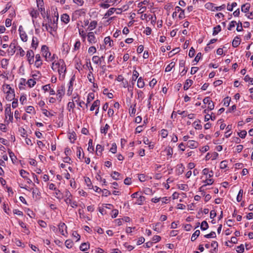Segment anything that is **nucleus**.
Masks as SVG:
<instances>
[{"label":"nucleus","mask_w":253,"mask_h":253,"mask_svg":"<svg viewBox=\"0 0 253 253\" xmlns=\"http://www.w3.org/2000/svg\"><path fill=\"white\" fill-rule=\"evenodd\" d=\"M61 20L65 24H67L70 21V17L67 14H63L61 15Z\"/></svg>","instance_id":"4468645a"},{"label":"nucleus","mask_w":253,"mask_h":253,"mask_svg":"<svg viewBox=\"0 0 253 253\" xmlns=\"http://www.w3.org/2000/svg\"><path fill=\"white\" fill-rule=\"evenodd\" d=\"M103 150V147L100 144L97 145L96 147V153L97 155H101L102 151Z\"/></svg>","instance_id":"b1692460"},{"label":"nucleus","mask_w":253,"mask_h":253,"mask_svg":"<svg viewBox=\"0 0 253 253\" xmlns=\"http://www.w3.org/2000/svg\"><path fill=\"white\" fill-rule=\"evenodd\" d=\"M39 12L37 10H35V9H33L30 12L31 16L33 18H36L38 17V16L39 15Z\"/></svg>","instance_id":"c03bdc74"},{"label":"nucleus","mask_w":253,"mask_h":253,"mask_svg":"<svg viewBox=\"0 0 253 253\" xmlns=\"http://www.w3.org/2000/svg\"><path fill=\"white\" fill-rule=\"evenodd\" d=\"M58 228H59V231L61 233V234L62 235L65 236V234L64 230V229L66 230L67 228V226H66L65 224L64 223H60L58 225Z\"/></svg>","instance_id":"9b49d317"},{"label":"nucleus","mask_w":253,"mask_h":253,"mask_svg":"<svg viewBox=\"0 0 253 253\" xmlns=\"http://www.w3.org/2000/svg\"><path fill=\"white\" fill-rule=\"evenodd\" d=\"M145 85L144 82L142 77H140L137 81V86L139 88H142Z\"/></svg>","instance_id":"393cba45"},{"label":"nucleus","mask_w":253,"mask_h":253,"mask_svg":"<svg viewBox=\"0 0 253 253\" xmlns=\"http://www.w3.org/2000/svg\"><path fill=\"white\" fill-rule=\"evenodd\" d=\"M177 171L178 174H181L183 173L184 170V167L183 164H180L177 165Z\"/></svg>","instance_id":"cd10ccee"},{"label":"nucleus","mask_w":253,"mask_h":253,"mask_svg":"<svg viewBox=\"0 0 253 253\" xmlns=\"http://www.w3.org/2000/svg\"><path fill=\"white\" fill-rule=\"evenodd\" d=\"M20 174L22 177L25 178H27V175L29 174V173L26 171L25 170L21 169L20 170Z\"/></svg>","instance_id":"13d9d810"},{"label":"nucleus","mask_w":253,"mask_h":253,"mask_svg":"<svg viewBox=\"0 0 253 253\" xmlns=\"http://www.w3.org/2000/svg\"><path fill=\"white\" fill-rule=\"evenodd\" d=\"M26 111L28 113H32L34 112L35 113L34 108L32 106H28L26 109Z\"/></svg>","instance_id":"de8ad7c7"},{"label":"nucleus","mask_w":253,"mask_h":253,"mask_svg":"<svg viewBox=\"0 0 253 253\" xmlns=\"http://www.w3.org/2000/svg\"><path fill=\"white\" fill-rule=\"evenodd\" d=\"M237 6V3L236 2H233L231 5H230L229 4H228L227 5V10L228 11H232L233 10V7H235Z\"/></svg>","instance_id":"49530a36"},{"label":"nucleus","mask_w":253,"mask_h":253,"mask_svg":"<svg viewBox=\"0 0 253 253\" xmlns=\"http://www.w3.org/2000/svg\"><path fill=\"white\" fill-rule=\"evenodd\" d=\"M250 8V4L249 3H246L243 4L241 6V11L244 13L248 12Z\"/></svg>","instance_id":"dca6fc26"},{"label":"nucleus","mask_w":253,"mask_h":253,"mask_svg":"<svg viewBox=\"0 0 253 253\" xmlns=\"http://www.w3.org/2000/svg\"><path fill=\"white\" fill-rule=\"evenodd\" d=\"M239 136L242 138H244L247 135V131L246 130H242L240 132L238 133Z\"/></svg>","instance_id":"680f3d73"},{"label":"nucleus","mask_w":253,"mask_h":253,"mask_svg":"<svg viewBox=\"0 0 253 253\" xmlns=\"http://www.w3.org/2000/svg\"><path fill=\"white\" fill-rule=\"evenodd\" d=\"M221 27L220 25H217L213 28V35H217L221 31Z\"/></svg>","instance_id":"4c0bfd02"},{"label":"nucleus","mask_w":253,"mask_h":253,"mask_svg":"<svg viewBox=\"0 0 253 253\" xmlns=\"http://www.w3.org/2000/svg\"><path fill=\"white\" fill-rule=\"evenodd\" d=\"M16 45L15 42H12L9 45V49L8 52L13 55L15 52Z\"/></svg>","instance_id":"aec40b11"},{"label":"nucleus","mask_w":253,"mask_h":253,"mask_svg":"<svg viewBox=\"0 0 253 253\" xmlns=\"http://www.w3.org/2000/svg\"><path fill=\"white\" fill-rule=\"evenodd\" d=\"M96 25H97V22L95 21H92L90 23L89 26L88 27V29H89V31H91L93 29H94V28H95V27H96Z\"/></svg>","instance_id":"7c9ffc66"},{"label":"nucleus","mask_w":253,"mask_h":253,"mask_svg":"<svg viewBox=\"0 0 253 253\" xmlns=\"http://www.w3.org/2000/svg\"><path fill=\"white\" fill-rule=\"evenodd\" d=\"M200 233V231L199 230H197L195 231V232L192 234V236L191 238V240L192 241H194L196 238L199 236Z\"/></svg>","instance_id":"c85d7f7f"},{"label":"nucleus","mask_w":253,"mask_h":253,"mask_svg":"<svg viewBox=\"0 0 253 253\" xmlns=\"http://www.w3.org/2000/svg\"><path fill=\"white\" fill-rule=\"evenodd\" d=\"M89 248V244L88 243H84L80 246V249L82 251H85Z\"/></svg>","instance_id":"6ab92c4d"},{"label":"nucleus","mask_w":253,"mask_h":253,"mask_svg":"<svg viewBox=\"0 0 253 253\" xmlns=\"http://www.w3.org/2000/svg\"><path fill=\"white\" fill-rule=\"evenodd\" d=\"M231 98L229 97H226L223 99L224 105L228 106L229 105Z\"/></svg>","instance_id":"603ef678"},{"label":"nucleus","mask_w":253,"mask_h":253,"mask_svg":"<svg viewBox=\"0 0 253 253\" xmlns=\"http://www.w3.org/2000/svg\"><path fill=\"white\" fill-rule=\"evenodd\" d=\"M101 192H102V195L104 196H107L111 194L110 192L105 189L102 190Z\"/></svg>","instance_id":"774afa93"},{"label":"nucleus","mask_w":253,"mask_h":253,"mask_svg":"<svg viewBox=\"0 0 253 253\" xmlns=\"http://www.w3.org/2000/svg\"><path fill=\"white\" fill-rule=\"evenodd\" d=\"M55 197L59 199H61L63 197L62 194L60 191L57 189L55 190Z\"/></svg>","instance_id":"a19ab883"},{"label":"nucleus","mask_w":253,"mask_h":253,"mask_svg":"<svg viewBox=\"0 0 253 253\" xmlns=\"http://www.w3.org/2000/svg\"><path fill=\"white\" fill-rule=\"evenodd\" d=\"M42 55L48 60L51 55L50 52L49 51L48 48L46 45H42Z\"/></svg>","instance_id":"39448f33"},{"label":"nucleus","mask_w":253,"mask_h":253,"mask_svg":"<svg viewBox=\"0 0 253 253\" xmlns=\"http://www.w3.org/2000/svg\"><path fill=\"white\" fill-rule=\"evenodd\" d=\"M160 225V223L159 222H158L155 225H154L153 226V229L157 232H160V230H161V228H160L159 227V226Z\"/></svg>","instance_id":"6e6d98bb"},{"label":"nucleus","mask_w":253,"mask_h":253,"mask_svg":"<svg viewBox=\"0 0 253 253\" xmlns=\"http://www.w3.org/2000/svg\"><path fill=\"white\" fill-rule=\"evenodd\" d=\"M115 10H116V8H110L108 10V11L106 13V14H105V16L106 17H107L111 16L112 14H113L114 13Z\"/></svg>","instance_id":"f704fd0d"},{"label":"nucleus","mask_w":253,"mask_h":253,"mask_svg":"<svg viewBox=\"0 0 253 253\" xmlns=\"http://www.w3.org/2000/svg\"><path fill=\"white\" fill-rule=\"evenodd\" d=\"M64 201L67 204L70 205L72 208H76L78 206L77 202L75 201L72 202L71 198L65 199Z\"/></svg>","instance_id":"9d476101"},{"label":"nucleus","mask_w":253,"mask_h":253,"mask_svg":"<svg viewBox=\"0 0 253 253\" xmlns=\"http://www.w3.org/2000/svg\"><path fill=\"white\" fill-rule=\"evenodd\" d=\"M174 66H175V62H171L166 68L165 71L166 72L170 71L174 67Z\"/></svg>","instance_id":"72a5a7b5"},{"label":"nucleus","mask_w":253,"mask_h":253,"mask_svg":"<svg viewBox=\"0 0 253 253\" xmlns=\"http://www.w3.org/2000/svg\"><path fill=\"white\" fill-rule=\"evenodd\" d=\"M236 24V22L235 21H231L229 25V27H228V30H231L232 28L234 27L235 25Z\"/></svg>","instance_id":"0e129e2a"},{"label":"nucleus","mask_w":253,"mask_h":253,"mask_svg":"<svg viewBox=\"0 0 253 253\" xmlns=\"http://www.w3.org/2000/svg\"><path fill=\"white\" fill-rule=\"evenodd\" d=\"M34 53L32 50H29L27 52L26 57L28 63L32 64L34 62Z\"/></svg>","instance_id":"20e7f679"},{"label":"nucleus","mask_w":253,"mask_h":253,"mask_svg":"<svg viewBox=\"0 0 253 253\" xmlns=\"http://www.w3.org/2000/svg\"><path fill=\"white\" fill-rule=\"evenodd\" d=\"M39 41L37 39V38L35 37H33L32 39V47L34 48L35 49H36L38 45Z\"/></svg>","instance_id":"f3484780"},{"label":"nucleus","mask_w":253,"mask_h":253,"mask_svg":"<svg viewBox=\"0 0 253 253\" xmlns=\"http://www.w3.org/2000/svg\"><path fill=\"white\" fill-rule=\"evenodd\" d=\"M145 200V197L143 196H140L137 200V202H136V204L139 205H141L143 204V201H144Z\"/></svg>","instance_id":"79ce46f5"},{"label":"nucleus","mask_w":253,"mask_h":253,"mask_svg":"<svg viewBox=\"0 0 253 253\" xmlns=\"http://www.w3.org/2000/svg\"><path fill=\"white\" fill-rule=\"evenodd\" d=\"M193 81L191 80H187L184 85L183 89L185 90H187L192 84Z\"/></svg>","instance_id":"a211bd4d"},{"label":"nucleus","mask_w":253,"mask_h":253,"mask_svg":"<svg viewBox=\"0 0 253 253\" xmlns=\"http://www.w3.org/2000/svg\"><path fill=\"white\" fill-rule=\"evenodd\" d=\"M3 91L6 94L5 98L8 101H11L14 98L15 93L14 89H12L10 85L6 84L3 85Z\"/></svg>","instance_id":"f03ea898"},{"label":"nucleus","mask_w":253,"mask_h":253,"mask_svg":"<svg viewBox=\"0 0 253 253\" xmlns=\"http://www.w3.org/2000/svg\"><path fill=\"white\" fill-rule=\"evenodd\" d=\"M76 134L75 132H73L70 134L69 138L70 140L71 143H74L76 140Z\"/></svg>","instance_id":"3c124183"},{"label":"nucleus","mask_w":253,"mask_h":253,"mask_svg":"<svg viewBox=\"0 0 253 253\" xmlns=\"http://www.w3.org/2000/svg\"><path fill=\"white\" fill-rule=\"evenodd\" d=\"M35 58L36 61L35 62V65L36 66V67L39 68L42 64L40 55L39 54H36L35 56Z\"/></svg>","instance_id":"6e6552de"},{"label":"nucleus","mask_w":253,"mask_h":253,"mask_svg":"<svg viewBox=\"0 0 253 253\" xmlns=\"http://www.w3.org/2000/svg\"><path fill=\"white\" fill-rule=\"evenodd\" d=\"M231 128H232L231 125H228L227 126V127L226 128L227 131L225 132V136L226 138H228V137H229L230 136V135L231 134V133L229 132Z\"/></svg>","instance_id":"ea45409f"},{"label":"nucleus","mask_w":253,"mask_h":253,"mask_svg":"<svg viewBox=\"0 0 253 253\" xmlns=\"http://www.w3.org/2000/svg\"><path fill=\"white\" fill-rule=\"evenodd\" d=\"M241 42L240 38L238 36H236L233 40L232 44L234 47H238Z\"/></svg>","instance_id":"1a4fd4ad"},{"label":"nucleus","mask_w":253,"mask_h":253,"mask_svg":"<svg viewBox=\"0 0 253 253\" xmlns=\"http://www.w3.org/2000/svg\"><path fill=\"white\" fill-rule=\"evenodd\" d=\"M139 75V73L136 70H134L133 72L132 80V81H135L137 79Z\"/></svg>","instance_id":"864d4df0"},{"label":"nucleus","mask_w":253,"mask_h":253,"mask_svg":"<svg viewBox=\"0 0 253 253\" xmlns=\"http://www.w3.org/2000/svg\"><path fill=\"white\" fill-rule=\"evenodd\" d=\"M214 181L212 179H211L210 178H208L207 176V179L203 181V182L205 183L201 187L200 189L203 188L205 186L208 185H211L213 183Z\"/></svg>","instance_id":"f8f14e48"},{"label":"nucleus","mask_w":253,"mask_h":253,"mask_svg":"<svg viewBox=\"0 0 253 253\" xmlns=\"http://www.w3.org/2000/svg\"><path fill=\"white\" fill-rule=\"evenodd\" d=\"M200 122H201V121L200 120H198V121H195L193 123V126L195 128V129H201L202 128V126L200 124Z\"/></svg>","instance_id":"bb28decb"},{"label":"nucleus","mask_w":253,"mask_h":253,"mask_svg":"<svg viewBox=\"0 0 253 253\" xmlns=\"http://www.w3.org/2000/svg\"><path fill=\"white\" fill-rule=\"evenodd\" d=\"M104 56H101V57H98V56H93L92 58V60L93 61V62L95 63V64H98L99 63H101V60L102 59H104Z\"/></svg>","instance_id":"2eb2a0df"},{"label":"nucleus","mask_w":253,"mask_h":253,"mask_svg":"<svg viewBox=\"0 0 253 253\" xmlns=\"http://www.w3.org/2000/svg\"><path fill=\"white\" fill-rule=\"evenodd\" d=\"M227 167V162L226 161H222L220 164V168L221 169H224Z\"/></svg>","instance_id":"338daca9"},{"label":"nucleus","mask_w":253,"mask_h":253,"mask_svg":"<svg viewBox=\"0 0 253 253\" xmlns=\"http://www.w3.org/2000/svg\"><path fill=\"white\" fill-rule=\"evenodd\" d=\"M38 223L42 227H43V228H45L47 226L46 223L42 220H39L38 221Z\"/></svg>","instance_id":"e2e57ef3"},{"label":"nucleus","mask_w":253,"mask_h":253,"mask_svg":"<svg viewBox=\"0 0 253 253\" xmlns=\"http://www.w3.org/2000/svg\"><path fill=\"white\" fill-rule=\"evenodd\" d=\"M109 128L110 126L108 124H106L104 127H101L100 131L102 133H104L105 134L107 133Z\"/></svg>","instance_id":"58836bf2"},{"label":"nucleus","mask_w":253,"mask_h":253,"mask_svg":"<svg viewBox=\"0 0 253 253\" xmlns=\"http://www.w3.org/2000/svg\"><path fill=\"white\" fill-rule=\"evenodd\" d=\"M88 41L90 43H95L96 40L93 32H89L87 35Z\"/></svg>","instance_id":"0eeeda50"},{"label":"nucleus","mask_w":253,"mask_h":253,"mask_svg":"<svg viewBox=\"0 0 253 253\" xmlns=\"http://www.w3.org/2000/svg\"><path fill=\"white\" fill-rule=\"evenodd\" d=\"M20 34V37L21 39V40L24 42H27L28 40V37L24 31L19 33Z\"/></svg>","instance_id":"a878e982"},{"label":"nucleus","mask_w":253,"mask_h":253,"mask_svg":"<svg viewBox=\"0 0 253 253\" xmlns=\"http://www.w3.org/2000/svg\"><path fill=\"white\" fill-rule=\"evenodd\" d=\"M65 244L66 247L69 249L71 248L73 245V242L70 240H66Z\"/></svg>","instance_id":"a18cd8bd"},{"label":"nucleus","mask_w":253,"mask_h":253,"mask_svg":"<svg viewBox=\"0 0 253 253\" xmlns=\"http://www.w3.org/2000/svg\"><path fill=\"white\" fill-rule=\"evenodd\" d=\"M243 193V190L242 189H240L237 197V200L238 202H240L242 200Z\"/></svg>","instance_id":"09e8293b"},{"label":"nucleus","mask_w":253,"mask_h":253,"mask_svg":"<svg viewBox=\"0 0 253 253\" xmlns=\"http://www.w3.org/2000/svg\"><path fill=\"white\" fill-rule=\"evenodd\" d=\"M209 227V225L206 221H203L201 223V229L202 230H205L207 229Z\"/></svg>","instance_id":"e433bc0d"},{"label":"nucleus","mask_w":253,"mask_h":253,"mask_svg":"<svg viewBox=\"0 0 253 253\" xmlns=\"http://www.w3.org/2000/svg\"><path fill=\"white\" fill-rule=\"evenodd\" d=\"M104 42L106 44H109L110 46H112L113 45V41L111 40L110 37H107L105 38Z\"/></svg>","instance_id":"c9c22d12"},{"label":"nucleus","mask_w":253,"mask_h":253,"mask_svg":"<svg viewBox=\"0 0 253 253\" xmlns=\"http://www.w3.org/2000/svg\"><path fill=\"white\" fill-rule=\"evenodd\" d=\"M37 3V6L39 7V9H41V11L42 10V8L41 7L43 5V0H36Z\"/></svg>","instance_id":"69168bd1"},{"label":"nucleus","mask_w":253,"mask_h":253,"mask_svg":"<svg viewBox=\"0 0 253 253\" xmlns=\"http://www.w3.org/2000/svg\"><path fill=\"white\" fill-rule=\"evenodd\" d=\"M215 233L214 231H212L210 233L205 235V237L206 238H215Z\"/></svg>","instance_id":"5fc2aeb1"},{"label":"nucleus","mask_w":253,"mask_h":253,"mask_svg":"<svg viewBox=\"0 0 253 253\" xmlns=\"http://www.w3.org/2000/svg\"><path fill=\"white\" fill-rule=\"evenodd\" d=\"M236 251L239 253H242L244 251V246L243 244L240 245V246L237 247Z\"/></svg>","instance_id":"8fccbe9b"},{"label":"nucleus","mask_w":253,"mask_h":253,"mask_svg":"<svg viewBox=\"0 0 253 253\" xmlns=\"http://www.w3.org/2000/svg\"><path fill=\"white\" fill-rule=\"evenodd\" d=\"M110 152L113 153H116L117 152V145L116 143H113L112 145V147L110 150Z\"/></svg>","instance_id":"4d7b16f0"},{"label":"nucleus","mask_w":253,"mask_h":253,"mask_svg":"<svg viewBox=\"0 0 253 253\" xmlns=\"http://www.w3.org/2000/svg\"><path fill=\"white\" fill-rule=\"evenodd\" d=\"M27 84L30 87L34 86L36 84L35 79H30L28 80Z\"/></svg>","instance_id":"473e14b6"},{"label":"nucleus","mask_w":253,"mask_h":253,"mask_svg":"<svg viewBox=\"0 0 253 253\" xmlns=\"http://www.w3.org/2000/svg\"><path fill=\"white\" fill-rule=\"evenodd\" d=\"M42 113L46 117H51V116H52L53 115L52 114H51V113H50L49 112H48L47 110L46 109H42Z\"/></svg>","instance_id":"052dcab7"},{"label":"nucleus","mask_w":253,"mask_h":253,"mask_svg":"<svg viewBox=\"0 0 253 253\" xmlns=\"http://www.w3.org/2000/svg\"><path fill=\"white\" fill-rule=\"evenodd\" d=\"M5 115L6 118H9V120L12 122L13 119V114L11 112L10 105H7V107L5 109Z\"/></svg>","instance_id":"423d86ee"},{"label":"nucleus","mask_w":253,"mask_h":253,"mask_svg":"<svg viewBox=\"0 0 253 253\" xmlns=\"http://www.w3.org/2000/svg\"><path fill=\"white\" fill-rule=\"evenodd\" d=\"M236 25H237L236 30L238 32H241L243 30L242 23L241 21H239L237 23H236Z\"/></svg>","instance_id":"37998d69"},{"label":"nucleus","mask_w":253,"mask_h":253,"mask_svg":"<svg viewBox=\"0 0 253 253\" xmlns=\"http://www.w3.org/2000/svg\"><path fill=\"white\" fill-rule=\"evenodd\" d=\"M161 134L163 138L166 137L168 135V130L165 129H162L161 130Z\"/></svg>","instance_id":"bf43d9fd"},{"label":"nucleus","mask_w":253,"mask_h":253,"mask_svg":"<svg viewBox=\"0 0 253 253\" xmlns=\"http://www.w3.org/2000/svg\"><path fill=\"white\" fill-rule=\"evenodd\" d=\"M52 69L53 70H57L59 75V79L62 78L63 79L65 76V72L66 71V65L64 61L60 59L57 62L54 61L52 64Z\"/></svg>","instance_id":"f257e3e1"},{"label":"nucleus","mask_w":253,"mask_h":253,"mask_svg":"<svg viewBox=\"0 0 253 253\" xmlns=\"http://www.w3.org/2000/svg\"><path fill=\"white\" fill-rule=\"evenodd\" d=\"M100 105V101L99 100H95L93 104H92L90 110L91 111H93L95 109V107H99Z\"/></svg>","instance_id":"5701e85b"},{"label":"nucleus","mask_w":253,"mask_h":253,"mask_svg":"<svg viewBox=\"0 0 253 253\" xmlns=\"http://www.w3.org/2000/svg\"><path fill=\"white\" fill-rule=\"evenodd\" d=\"M64 94V87L63 85H61L57 90V95L58 96L59 98L61 99L62 96Z\"/></svg>","instance_id":"ddd939ff"},{"label":"nucleus","mask_w":253,"mask_h":253,"mask_svg":"<svg viewBox=\"0 0 253 253\" xmlns=\"http://www.w3.org/2000/svg\"><path fill=\"white\" fill-rule=\"evenodd\" d=\"M205 7L207 9H210L212 11H220L225 8V5L223 4L219 6H214L212 3L208 2L206 3Z\"/></svg>","instance_id":"7ed1b4c3"},{"label":"nucleus","mask_w":253,"mask_h":253,"mask_svg":"<svg viewBox=\"0 0 253 253\" xmlns=\"http://www.w3.org/2000/svg\"><path fill=\"white\" fill-rule=\"evenodd\" d=\"M72 79L70 82V85L69 86L68 90H67V94L69 96L71 95L73 91V81Z\"/></svg>","instance_id":"2f4dec72"},{"label":"nucleus","mask_w":253,"mask_h":253,"mask_svg":"<svg viewBox=\"0 0 253 253\" xmlns=\"http://www.w3.org/2000/svg\"><path fill=\"white\" fill-rule=\"evenodd\" d=\"M198 143L194 140H190L187 142L188 147L190 148H196L198 146Z\"/></svg>","instance_id":"4be33fe9"},{"label":"nucleus","mask_w":253,"mask_h":253,"mask_svg":"<svg viewBox=\"0 0 253 253\" xmlns=\"http://www.w3.org/2000/svg\"><path fill=\"white\" fill-rule=\"evenodd\" d=\"M17 51L16 53V55H18L20 57L24 56L25 52L24 50L22 49V48L21 46H17Z\"/></svg>","instance_id":"412c9836"},{"label":"nucleus","mask_w":253,"mask_h":253,"mask_svg":"<svg viewBox=\"0 0 253 253\" xmlns=\"http://www.w3.org/2000/svg\"><path fill=\"white\" fill-rule=\"evenodd\" d=\"M103 1L104 2H101L100 3H99V6L100 7H102L103 8H104V9H106V8H108L110 7V6L111 5H112V4H111L110 3H106L105 2L104 0H103Z\"/></svg>","instance_id":"c756f323"}]
</instances>
